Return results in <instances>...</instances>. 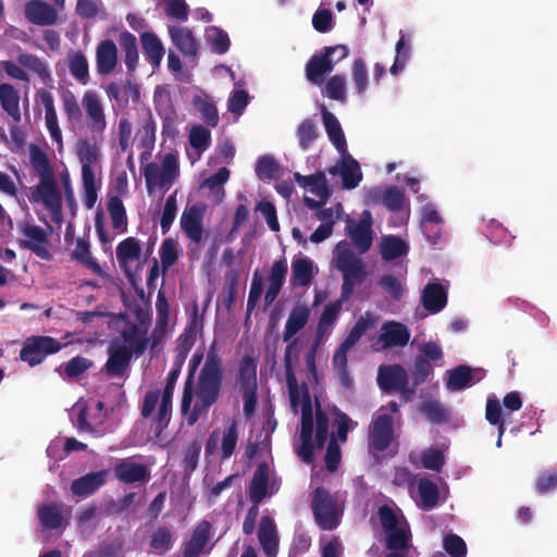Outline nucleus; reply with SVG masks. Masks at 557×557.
Instances as JSON below:
<instances>
[{"label":"nucleus","mask_w":557,"mask_h":557,"mask_svg":"<svg viewBox=\"0 0 557 557\" xmlns=\"http://www.w3.org/2000/svg\"><path fill=\"white\" fill-rule=\"evenodd\" d=\"M203 352L196 351L188 363V374L184 383L181 400L182 414L186 416L188 425H194L202 414H207L210 408L218 401L225 367L214 347L207 352L205 363L201 367L197 380L195 375L201 361Z\"/></svg>","instance_id":"nucleus-1"},{"label":"nucleus","mask_w":557,"mask_h":557,"mask_svg":"<svg viewBox=\"0 0 557 557\" xmlns=\"http://www.w3.org/2000/svg\"><path fill=\"white\" fill-rule=\"evenodd\" d=\"M29 162L39 182L29 187L27 198L32 203H42L49 211L52 222L61 225L63 222L62 195L51 162L46 152L34 144L29 146Z\"/></svg>","instance_id":"nucleus-2"},{"label":"nucleus","mask_w":557,"mask_h":557,"mask_svg":"<svg viewBox=\"0 0 557 557\" xmlns=\"http://www.w3.org/2000/svg\"><path fill=\"white\" fill-rule=\"evenodd\" d=\"M335 250L337 252L336 268L343 274L341 297L342 300H349L356 285L363 282L366 269L361 259L347 247L345 242L338 243Z\"/></svg>","instance_id":"nucleus-3"},{"label":"nucleus","mask_w":557,"mask_h":557,"mask_svg":"<svg viewBox=\"0 0 557 557\" xmlns=\"http://www.w3.org/2000/svg\"><path fill=\"white\" fill-rule=\"evenodd\" d=\"M143 175L149 194H152L157 188L169 189L180 176L177 154L173 152L165 153L160 165L149 162L144 168Z\"/></svg>","instance_id":"nucleus-4"},{"label":"nucleus","mask_w":557,"mask_h":557,"mask_svg":"<svg viewBox=\"0 0 557 557\" xmlns=\"http://www.w3.org/2000/svg\"><path fill=\"white\" fill-rule=\"evenodd\" d=\"M312 512L318 525L322 530H333L338 523L336 500L323 486L317 487L312 493Z\"/></svg>","instance_id":"nucleus-5"},{"label":"nucleus","mask_w":557,"mask_h":557,"mask_svg":"<svg viewBox=\"0 0 557 557\" xmlns=\"http://www.w3.org/2000/svg\"><path fill=\"white\" fill-rule=\"evenodd\" d=\"M63 345L51 336H30L20 350V358L30 367H35L41 363L47 356L60 351Z\"/></svg>","instance_id":"nucleus-6"},{"label":"nucleus","mask_w":557,"mask_h":557,"mask_svg":"<svg viewBox=\"0 0 557 557\" xmlns=\"http://www.w3.org/2000/svg\"><path fill=\"white\" fill-rule=\"evenodd\" d=\"M394 419L388 413L377 414L369 426V451L382 453L394 442Z\"/></svg>","instance_id":"nucleus-7"},{"label":"nucleus","mask_w":557,"mask_h":557,"mask_svg":"<svg viewBox=\"0 0 557 557\" xmlns=\"http://www.w3.org/2000/svg\"><path fill=\"white\" fill-rule=\"evenodd\" d=\"M313 422L311 399L307 391L301 405L300 445L297 448L298 456L306 463H311L314 458V445L312 442Z\"/></svg>","instance_id":"nucleus-8"},{"label":"nucleus","mask_w":557,"mask_h":557,"mask_svg":"<svg viewBox=\"0 0 557 557\" xmlns=\"http://www.w3.org/2000/svg\"><path fill=\"white\" fill-rule=\"evenodd\" d=\"M87 127L92 134L102 135L107 128V117L103 103L95 90H87L82 97Z\"/></svg>","instance_id":"nucleus-9"},{"label":"nucleus","mask_w":557,"mask_h":557,"mask_svg":"<svg viewBox=\"0 0 557 557\" xmlns=\"http://www.w3.org/2000/svg\"><path fill=\"white\" fill-rule=\"evenodd\" d=\"M134 352L126 345L113 342L108 348V360L102 372L109 377H122L129 368Z\"/></svg>","instance_id":"nucleus-10"},{"label":"nucleus","mask_w":557,"mask_h":557,"mask_svg":"<svg viewBox=\"0 0 557 557\" xmlns=\"http://www.w3.org/2000/svg\"><path fill=\"white\" fill-rule=\"evenodd\" d=\"M18 230L25 236V239L20 240L21 248L30 250L42 260H50L52 258L47 247L48 237L44 228L38 225L21 223L18 224Z\"/></svg>","instance_id":"nucleus-11"},{"label":"nucleus","mask_w":557,"mask_h":557,"mask_svg":"<svg viewBox=\"0 0 557 557\" xmlns=\"http://www.w3.org/2000/svg\"><path fill=\"white\" fill-rule=\"evenodd\" d=\"M114 476L121 483H144L150 480V470L144 463H138L133 458L120 459L113 468Z\"/></svg>","instance_id":"nucleus-12"},{"label":"nucleus","mask_w":557,"mask_h":557,"mask_svg":"<svg viewBox=\"0 0 557 557\" xmlns=\"http://www.w3.org/2000/svg\"><path fill=\"white\" fill-rule=\"evenodd\" d=\"M331 48H323L320 53L313 54L306 64V78L313 85H322L325 75L334 69V61L331 59Z\"/></svg>","instance_id":"nucleus-13"},{"label":"nucleus","mask_w":557,"mask_h":557,"mask_svg":"<svg viewBox=\"0 0 557 557\" xmlns=\"http://www.w3.org/2000/svg\"><path fill=\"white\" fill-rule=\"evenodd\" d=\"M483 376L484 370L461 364L447 371L445 386L450 392L461 391L480 382Z\"/></svg>","instance_id":"nucleus-14"},{"label":"nucleus","mask_w":557,"mask_h":557,"mask_svg":"<svg viewBox=\"0 0 557 557\" xmlns=\"http://www.w3.org/2000/svg\"><path fill=\"white\" fill-rule=\"evenodd\" d=\"M203 315L199 313L197 304L194 305L189 321L176 339L175 352L188 356L196 343L197 334L202 331Z\"/></svg>","instance_id":"nucleus-15"},{"label":"nucleus","mask_w":557,"mask_h":557,"mask_svg":"<svg viewBox=\"0 0 557 557\" xmlns=\"http://www.w3.org/2000/svg\"><path fill=\"white\" fill-rule=\"evenodd\" d=\"M409 382L407 370L401 364L380 366L377 384L386 393L395 392Z\"/></svg>","instance_id":"nucleus-16"},{"label":"nucleus","mask_w":557,"mask_h":557,"mask_svg":"<svg viewBox=\"0 0 557 557\" xmlns=\"http://www.w3.org/2000/svg\"><path fill=\"white\" fill-rule=\"evenodd\" d=\"M24 14L29 23L39 26L52 25L58 18L54 7L41 0H29L26 2Z\"/></svg>","instance_id":"nucleus-17"},{"label":"nucleus","mask_w":557,"mask_h":557,"mask_svg":"<svg viewBox=\"0 0 557 557\" xmlns=\"http://www.w3.org/2000/svg\"><path fill=\"white\" fill-rule=\"evenodd\" d=\"M117 65V47L112 39L101 40L96 48V69L100 75L111 74Z\"/></svg>","instance_id":"nucleus-18"},{"label":"nucleus","mask_w":557,"mask_h":557,"mask_svg":"<svg viewBox=\"0 0 557 557\" xmlns=\"http://www.w3.org/2000/svg\"><path fill=\"white\" fill-rule=\"evenodd\" d=\"M109 470L89 472L71 483V492L78 497H87L107 483Z\"/></svg>","instance_id":"nucleus-19"},{"label":"nucleus","mask_w":557,"mask_h":557,"mask_svg":"<svg viewBox=\"0 0 557 557\" xmlns=\"http://www.w3.org/2000/svg\"><path fill=\"white\" fill-rule=\"evenodd\" d=\"M181 227L193 243L200 244L203 238L202 210L196 205L186 208L181 216Z\"/></svg>","instance_id":"nucleus-20"},{"label":"nucleus","mask_w":557,"mask_h":557,"mask_svg":"<svg viewBox=\"0 0 557 557\" xmlns=\"http://www.w3.org/2000/svg\"><path fill=\"white\" fill-rule=\"evenodd\" d=\"M258 540L267 557H276L278 553V537L274 521L263 516L259 522Z\"/></svg>","instance_id":"nucleus-21"},{"label":"nucleus","mask_w":557,"mask_h":557,"mask_svg":"<svg viewBox=\"0 0 557 557\" xmlns=\"http://www.w3.org/2000/svg\"><path fill=\"white\" fill-rule=\"evenodd\" d=\"M211 524L207 520L200 521L193 530L190 539L184 544L183 557H198L210 539Z\"/></svg>","instance_id":"nucleus-22"},{"label":"nucleus","mask_w":557,"mask_h":557,"mask_svg":"<svg viewBox=\"0 0 557 557\" xmlns=\"http://www.w3.org/2000/svg\"><path fill=\"white\" fill-rule=\"evenodd\" d=\"M37 97L45 108L46 126L53 141L62 143V133L58 123V114L54 107L53 96L46 89H39Z\"/></svg>","instance_id":"nucleus-23"},{"label":"nucleus","mask_w":557,"mask_h":557,"mask_svg":"<svg viewBox=\"0 0 557 557\" xmlns=\"http://www.w3.org/2000/svg\"><path fill=\"white\" fill-rule=\"evenodd\" d=\"M174 46L186 57L195 60L198 53L197 40L193 32L182 26H171L169 28Z\"/></svg>","instance_id":"nucleus-24"},{"label":"nucleus","mask_w":557,"mask_h":557,"mask_svg":"<svg viewBox=\"0 0 557 557\" xmlns=\"http://www.w3.org/2000/svg\"><path fill=\"white\" fill-rule=\"evenodd\" d=\"M380 342L384 347H404L410 339V332L406 325L399 322H385L382 326Z\"/></svg>","instance_id":"nucleus-25"},{"label":"nucleus","mask_w":557,"mask_h":557,"mask_svg":"<svg viewBox=\"0 0 557 557\" xmlns=\"http://www.w3.org/2000/svg\"><path fill=\"white\" fill-rule=\"evenodd\" d=\"M382 202L391 211H399L405 202V195L395 186L385 188L384 190L374 189L368 194V203Z\"/></svg>","instance_id":"nucleus-26"},{"label":"nucleus","mask_w":557,"mask_h":557,"mask_svg":"<svg viewBox=\"0 0 557 557\" xmlns=\"http://www.w3.org/2000/svg\"><path fill=\"white\" fill-rule=\"evenodd\" d=\"M269 466L260 462L253 472L249 484V498L253 505H259L268 494Z\"/></svg>","instance_id":"nucleus-27"},{"label":"nucleus","mask_w":557,"mask_h":557,"mask_svg":"<svg viewBox=\"0 0 557 557\" xmlns=\"http://www.w3.org/2000/svg\"><path fill=\"white\" fill-rule=\"evenodd\" d=\"M322 120L325 132L331 143L335 146L341 154L346 153L347 143L343 132V128L337 117L330 112L324 106H322Z\"/></svg>","instance_id":"nucleus-28"},{"label":"nucleus","mask_w":557,"mask_h":557,"mask_svg":"<svg viewBox=\"0 0 557 557\" xmlns=\"http://www.w3.org/2000/svg\"><path fill=\"white\" fill-rule=\"evenodd\" d=\"M421 301L430 313H437L442 311L447 304L446 290L438 283H429L422 292Z\"/></svg>","instance_id":"nucleus-29"},{"label":"nucleus","mask_w":557,"mask_h":557,"mask_svg":"<svg viewBox=\"0 0 557 557\" xmlns=\"http://www.w3.org/2000/svg\"><path fill=\"white\" fill-rule=\"evenodd\" d=\"M310 318V309L306 305L297 304L287 318L283 332V341H290L298 332H300Z\"/></svg>","instance_id":"nucleus-30"},{"label":"nucleus","mask_w":557,"mask_h":557,"mask_svg":"<svg viewBox=\"0 0 557 557\" xmlns=\"http://www.w3.org/2000/svg\"><path fill=\"white\" fill-rule=\"evenodd\" d=\"M175 386L165 383L162 393L159 389L148 391L145 396L140 408L143 418H149L156 409L157 404L172 405V398Z\"/></svg>","instance_id":"nucleus-31"},{"label":"nucleus","mask_w":557,"mask_h":557,"mask_svg":"<svg viewBox=\"0 0 557 557\" xmlns=\"http://www.w3.org/2000/svg\"><path fill=\"white\" fill-rule=\"evenodd\" d=\"M121 337L124 344L132 348L134 355L139 357L146 350L149 338L146 337V330H143L136 323H128L127 327L121 331Z\"/></svg>","instance_id":"nucleus-32"},{"label":"nucleus","mask_w":557,"mask_h":557,"mask_svg":"<svg viewBox=\"0 0 557 557\" xmlns=\"http://www.w3.org/2000/svg\"><path fill=\"white\" fill-rule=\"evenodd\" d=\"M76 153L82 163V176L95 175L92 164L99 159V147L88 139H79L76 144Z\"/></svg>","instance_id":"nucleus-33"},{"label":"nucleus","mask_w":557,"mask_h":557,"mask_svg":"<svg viewBox=\"0 0 557 557\" xmlns=\"http://www.w3.org/2000/svg\"><path fill=\"white\" fill-rule=\"evenodd\" d=\"M347 232L360 252H366L370 249L372 245V231L366 219H360L358 223L350 220L347 225Z\"/></svg>","instance_id":"nucleus-34"},{"label":"nucleus","mask_w":557,"mask_h":557,"mask_svg":"<svg viewBox=\"0 0 557 557\" xmlns=\"http://www.w3.org/2000/svg\"><path fill=\"white\" fill-rule=\"evenodd\" d=\"M141 256V247L137 238L127 237L120 242L116 246V259L120 267L128 275V263L137 261Z\"/></svg>","instance_id":"nucleus-35"},{"label":"nucleus","mask_w":557,"mask_h":557,"mask_svg":"<svg viewBox=\"0 0 557 557\" xmlns=\"http://www.w3.org/2000/svg\"><path fill=\"white\" fill-rule=\"evenodd\" d=\"M346 301L347 300H342V297L339 296V299L330 302L325 306L318 321L317 332L314 336V339L317 342H321L326 332L334 326V324L337 321L338 314L342 310V305L343 302Z\"/></svg>","instance_id":"nucleus-36"},{"label":"nucleus","mask_w":557,"mask_h":557,"mask_svg":"<svg viewBox=\"0 0 557 557\" xmlns=\"http://www.w3.org/2000/svg\"><path fill=\"white\" fill-rule=\"evenodd\" d=\"M119 45L124 53V63L127 72L133 74L137 69L139 61L138 46L135 35L127 30L122 32L119 36Z\"/></svg>","instance_id":"nucleus-37"},{"label":"nucleus","mask_w":557,"mask_h":557,"mask_svg":"<svg viewBox=\"0 0 557 557\" xmlns=\"http://www.w3.org/2000/svg\"><path fill=\"white\" fill-rule=\"evenodd\" d=\"M0 104L14 122L21 121L20 95L13 85L0 84Z\"/></svg>","instance_id":"nucleus-38"},{"label":"nucleus","mask_w":557,"mask_h":557,"mask_svg":"<svg viewBox=\"0 0 557 557\" xmlns=\"http://www.w3.org/2000/svg\"><path fill=\"white\" fill-rule=\"evenodd\" d=\"M341 176L343 186L347 189L356 188L362 180L360 164L347 151L342 154Z\"/></svg>","instance_id":"nucleus-39"},{"label":"nucleus","mask_w":557,"mask_h":557,"mask_svg":"<svg viewBox=\"0 0 557 557\" xmlns=\"http://www.w3.org/2000/svg\"><path fill=\"white\" fill-rule=\"evenodd\" d=\"M313 278V262L305 257L292 262L290 284L294 287L309 286Z\"/></svg>","instance_id":"nucleus-40"},{"label":"nucleus","mask_w":557,"mask_h":557,"mask_svg":"<svg viewBox=\"0 0 557 557\" xmlns=\"http://www.w3.org/2000/svg\"><path fill=\"white\" fill-rule=\"evenodd\" d=\"M140 41L147 61L153 66H159L164 55V48L160 39L156 34L145 32L140 35Z\"/></svg>","instance_id":"nucleus-41"},{"label":"nucleus","mask_w":557,"mask_h":557,"mask_svg":"<svg viewBox=\"0 0 557 557\" xmlns=\"http://www.w3.org/2000/svg\"><path fill=\"white\" fill-rule=\"evenodd\" d=\"M18 64L35 73L44 84L52 81L48 64L39 57L32 53H21L17 55Z\"/></svg>","instance_id":"nucleus-42"},{"label":"nucleus","mask_w":557,"mask_h":557,"mask_svg":"<svg viewBox=\"0 0 557 557\" xmlns=\"http://www.w3.org/2000/svg\"><path fill=\"white\" fill-rule=\"evenodd\" d=\"M193 106L200 113L202 121L210 127L219 123V113L215 103L207 95H196L193 98Z\"/></svg>","instance_id":"nucleus-43"},{"label":"nucleus","mask_w":557,"mask_h":557,"mask_svg":"<svg viewBox=\"0 0 557 557\" xmlns=\"http://www.w3.org/2000/svg\"><path fill=\"white\" fill-rule=\"evenodd\" d=\"M67 66L71 75L82 85L89 82V65L86 55L82 51H75L67 55Z\"/></svg>","instance_id":"nucleus-44"},{"label":"nucleus","mask_w":557,"mask_h":557,"mask_svg":"<svg viewBox=\"0 0 557 557\" xmlns=\"http://www.w3.org/2000/svg\"><path fill=\"white\" fill-rule=\"evenodd\" d=\"M295 181L304 188L309 187L310 191L320 198L327 197L326 178L323 172H317L311 175H301L296 172L294 174Z\"/></svg>","instance_id":"nucleus-45"},{"label":"nucleus","mask_w":557,"mask_h":557,"mask_svg":"<svg viewBox=\"0 0 557 557\" xmlns=\"http://www.w3.org/2000/svg\"><path fill=\"white\" fill-rule=\"evenodd\" d=\"M407 252L408 245L397 236L384 237L381 243L380 253L385 261L395 260L405 256Z\"/></svg>","instance_id":"nucleus-46"},{"label":"nucleus","mask_w":557,"mask_h":557,"mask_svg":"<svg viewBox=\"0 0 557 557\" xmlns=\"http://www.w3.org/2000/svg\"><path fill=\"white\" fill-rule=\"evenodd\" d=\"M206 40L212 52L224 54L228 51L231 40L228 34L218 26H209L206 29Z\"/></svg>","instance_id":"nucleus-47"},{"label":"nucleus","mask_w":557,"mask_h":557,"mask_svg":"<svg viewBox=\"0 0 557 557\" xmlns=\"http://www.w3.org/2000/svg\"><path fill=\"white\" fill-rule=\"evenodd\" d=\"M418 493L421 499V507L424 510L434 508L440 498L437 485L430 479L422 478L418 482Z\"/></svg>","instance_id":"nucleus-48"},{"label":"nucleus","mask_w":557,"mask_h":557,"mask_svg":"<svg viewBox=\"0 0 557 557\" xmlns=\"http://www.w3.org/2000/svg\"><path fill=\"white\" fill-rule=\"evenodd\" d=\"M411 532L407 525H399L385 533V546L391 550H404L409 546Z\"/></svg>","instance_id":"nucleus-49"},{"label":"nucleus","mask_w":557,"mask_h":557,"mask_svg":"<svg viewBox=\"0 0 557 557\" xmlns=\"http://www.w3.org/2000/svg\"><path fill=\"white\" fill-rule=\"evenodd\" d=\"M40 524L45 529L55 530L62 525L63 517L61 509L55 504L42 505L37 511Z\"/></svg>","instance_id":"nucleus-50"},{"label":"nucleus","mask_w":557,"mask_h":557,"mask_svg":"<svg viewBox=\"0 0 557 557\" xmlns=\"http://www.w3.org/2000/svg\"><path fill=\"white\" fill-rule=\"evenodd\" d=\"M419 411L434 424H443L448 420V411L437 400H424L419 406Z\"/></svg>","instance_id":"nucleus-51"},{"label":"nucleus","mask_w":557,"mask_h":557,"mask_svg":"<svg viewBox=\"0 0 557 557\" xmlns=\"http://www.w3.org/2000/svg\"><path fill=\"white\" fill-rule=\"evenodd\" d=\"M238 384L240 389L257 388L256 364L249 356L239 363Z\"/></svg>","instance_id":"nucleus-52"},{"label":"nucleus","mask_w":557,"mask_h":557,"mask_svg":"<svg viewBox=\"0 0 557 557\" xmlns=\"http://www.w3.org/2000/svg\"><path fill=\"white\" fill-rule=\"evenodd\" d=\"M433 367L429 360L424 357H417L412 368L410 369V375L414 386H420L433 377Z\"/></svg>","instance_id":"nucleus-53"},{"label":"nucleus","mask_w":557,"mask_h":557,"mask_svg":"<svg viewBox=\"0 0 557 557\" xmlns=\"http://www.w3.org/2000/svg\"><path fill=\"white\" fill-rule=\"evenodd\" d=\"M331 412L336 425V434H334L336 442L339 441L341 443H345L347 441L349 430L357 425V422H352L349 416L336 406L331 408Z\"/></svg>","instance_id":"nucleus-54"},{"label":"nucleus","mask_w":557,"mask_h":557,"mask_svg":"<svg viewBox=\"0 0 557 557\" xmlns=\"http://www.w3.org/2000/svg\"><path fill=\"white\" fill-rule=\"evenodd\" d=\"M108 211L115 230L125 231L127 225L126 210L119 196H112L108 201Z\"/></svg>","instance_id":"nucleus-55"},{"label":"nucleus","mask_w":557,"mask_h":557,"mask_svg":"<svg viewBox=\"0 0 557 557\" xmlns=\"http://www.w3.org/2000/svg\"><path fill=\"white\" fill-rule=\"evenodd\" d=\"M299 147L308 150L318 137L317 125L312 119H305L297 127Z\"/></svg>","instance_id":"nucleus-56"},{"label":"nucleus","mask_w":557,"mask_h":557,"mask_svg":"<svg viewBox=\"0 0 557 557\" xmlns=\"http://www.w3.org/2000/svg\"><path fill=\"white\" fill-rule=\"evenodd\" d=\"M173 534L168 527H159L150 536V547L160 553L172 548Z\"/></svg>","instance_id":"nucleus-57"},{"label":"nucleus","mask_w":557,"mask_h":557,"mask_svg":"<svg viewBox=\"0 0 557 557\" xmlns=\"http://www.w3.org/2000/svg\"><path fill=\"white\" fill-rule=\"evenodd\" d=\"M159 255L162 268L166 271L178 259V243L173 238H165L161 244Z\"/></svg>","instance_id":"nucleus-58"},{"label":"nucleus","mask_w":557,"mask_h":557,"mask_svg":"<svg viewBox=\"0 0 557 557\" xmlns=\"http://www.w3.org/2000/svg\"><path fill=\"white\" fill-rule=\"evenodd\" d=\"M62 108L70 123H79L83 112L75 95L67 90L62 95Z\"/></svg>","instance_id":"nucleus-59"},{"label":"nucleus","mask_w":557,"mask_h":557,"mask_svg":"<svg viewBox=\"0 0 557 557\" xmlns=\"http://www.w3.org/2000/svg\"><path fill=\"white\" fill-rule=\"evenodd\" d=\"M280 171L278 162L271 156L259 158L256 165V174L261 181L272 180Z\"/></svg>","instance_id":"nucleus-60"},{"label":"nucleus","mask_w":557,"mask_h":557,"mask_svg":"<svg viewBox=\"0 0 557 557\" xmlns=\"http://www.w3.org/2000/svg\"><path fill=\"white\" fill-rule=\"evenodd\" d=\"M326 96L336 101L346 99V79L344 75H334L329 78L325 85Z\"/></svg>","instance_id":"nucleus-61"},{"label":"nucleus","mask_w":557,"mask_h":557,"mask_svg":"<svg viewBox=\"0 0 557 557\" xmlns=\"http://www.w3.org/2000/svg\"><path fill=\"white\" fill-rule=\"evenodd\" d=\"M351 70L356 91L359 96H362L368 88V71L363 59H356Z\"/></svg>","instance_id":"nucleus-62"},{"label":"nucleus","mask_w":557,"mask_h":557,"mask_svg":"<svg viewBox=\"0 0 557 557\" xmlns=\"http://www.w3.org/2000/svg\"><path fill=\"white\" fill-rule=\"evenodd\" d=\"M189 144L191 147L205 151L211 144V133L202 125H195L189 133Z\"/></svg>","instance_id":"nucleus-63"},{"label":"nucleus","mask_w":557,"mask_h":557,"mask_svg":"<svg viewBox=\"0 0 557 557\" xmlns=\"http://www.w3.org/2000/svg\"><path fill=\"white\" fill-rule=\"evenodd\" d=\"M443 546L450 557H466V542L457 534H448L444 537Z\"/></svg>","instance_id":"nucleus-64"}]
</instances>
